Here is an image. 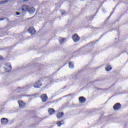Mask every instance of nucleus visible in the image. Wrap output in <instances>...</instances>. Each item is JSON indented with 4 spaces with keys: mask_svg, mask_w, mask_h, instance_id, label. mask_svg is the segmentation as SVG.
Returning <instances> with one entry per match:
<instances>
[{
    "mask_svg": "<svg viewBox=\"0 0 128 128\" xmlns=\"http://www.w3.org/2000/svg\"><path fill=\"white\" fill-rule=\"evenodd\" d=\"M4 68L6 70V72H8L12 70V65L10 63L6 64Z\"/></svg>",
    "mask_w": 128,
    "mask_h": 128,
    "instance_id": "obj_1",
    "label": "nucleus"
},
{
    "mask_svg": "<svg viewBox=\"0 0 128 128\" xmlns=\"http://www.w3.org/2000/svg\"><path fill=\"white\" fill-rule=\"evenodd\" d=\"M28 32L30 34H34L36 32V29L33 26L30 27L28 30Z\"/></svg>",
    "mask_w": 128,
    "mask_h": 128,
    "instance_id": "obj_2",
    "label": "nucleus"
},
{
    "mask_svg": "<svg viewBox=\"0 0 128 128\" xmlns=\"http://www.w3.org/2000/svg\"><path fill=\"white\" fill-rule=\"evenodd\" d=\"M120 108H122V105H120V104L116 103L114 106L113 108H114V110H120Z\"/></svg>",
    "mask_w": 128,
    "mask_h": 128,
    "instance_id": "obj_3",
    "label": "nucleus"
},
{
    "mask_svg": "<svg viewBox=\"0 0 128 128\" xmlns=\"http://www.w3.org/2000/svg\"><path fill=\"white\" fill-rule=\"evenodd\" d=\"M72 40L74 42H78L80 40V36L77 34H74L72 36Z\"/></svg>",
    "mask_w": 128,
    "mask_h": 128,
    "instance_id": "obj_4",
    "label": "nucleus"
},
{
    "mask_svg": "<svg viewBox=\"0 0 128 128\" xmlns=\"http://www.w3.org/2000/svg\"><path fill=\"white\" fill-rule=\"evenodd\" d=\"M48 96L46 94H43L41 96V99L42 102H46L48 100Z\"/></svg>",
    "mask_w": 128,
    "mask_h": 128,
    "instance_id": "obj_5",
    "label": "nucleus"
},
{
    "mask_svg": "<svg viewBox=\"0 0 128 128\" xmlns=\"http://www.w3.org/2000/svg\"><path fill=\"white\" fill-rule=\"evenodd\" d=\"M18 104H19V106H20V108H24V106H26V103L22 101L18 100Z\"/></svg>",
    "mask_w": 128,
    "mask_h": 128,
    "instance_id": "obj_6",
    "label": "nucleus"
},
{
    "mask_svg": "<svg viewBox=\"0 0 128 128\" xmlns=\"http://www.w3.org/2000/svg\"><path fill=\"white\" fill-rule=\"evenodd\" d=\"M28 8H30V6L28 5H23L21 8V10L22 12H26Z\"/></svg>",
    "mask_w": 128,
    "mask_h": 128,
    "instance_id": "obj_7",
    "label": "nucleus"
},
{
    "mask_svg": "<svg viewBox=\"0 0 128 128\" xmlns=\"http://www.w3.org/2000/svg\"><path fill=\"white\" fill-rule=\"evenodd\" d=\"M42 83H40V81H38L37 82H36L34 86L35 88H40V86H42Z\"/></svg>",
    "mask_w": 128,
    "mask_h": 128,
    "instance_id": "obj_8",
    "label": "nucleus"
},
{
    "mask_svg": "<svg viewBox=\"0 0 128 128\" xmlns=\"http://www.w3.org/2000/svg\"><path fill=\"white\" fill-rule=\"evenodd\" d=\"M8 119L6 118H2L1 119V123L2 124H8Z\"/></svg>",
    "mask_w": 128,
    "mask_h": 128,
    "instance_id": "obj_9",
    "label": "nucleus"
},
{
    "mask_svg": "<svg viewBox=\"0 0 128 128\" xmlns=\"http://www.w3.org/2000/svg\"><path fill=\"white\" fill-rule=\"evenodd\" d=\"M78 100L80 104H84L86 101V100L84 96H80L78 98Z\"/></svg>",
    "mask_w": 128,
    "mask_h": 128,
    "instance_id": "obj_10",
    "label": "nucleus"
},
{
    "mask_svg": "<svg viewBox=\"0 0 128 128\" xmlns=\"http://www.w3.org/2000/svg\"><path fill=\"white\" fill-rule=\"evenodd\" d=\"M36 12V9H34V8L33 7L30 8L29 10H28V12L29 14H34V12Z\"/></svg>",
    "mask_w": 128,
    "mask_h": 128,
    "instance_id": "obj_11",
    "label": "nucleus"
},
{
    "mask_svg": "<svg viewBox=\"0 0 128 128\" xmlns=\"http://www.w3.org/2000/svg\"><path fill=\"white\" fill-rule=\"evenodd\" d=\"M59 42L60 44H64V42H66V40L64 38H59Z\"/></svg>",
    "mask_w": 128,
    "mask_h": 128,
    "instance_id": "obj_12",
    "label": "nucleus"
},
{
    "mask_svg": "<svg viewBox=\"0 0 128 128\" xmlns=\"http://www.w3.org/2000/svg\"><path fill=\"white\" fill-rule=\"evenodd\" d=\"M64 116V112H61V113H58L56 115V116L58 118H62Z\"/></svg>",
    "mask_w": 128,
    "mask_h": 128,
    "instance_id": "obj_13",
    "label": "nucleus"
},
{
    "mask_svg": "<svg viewBox=\"0 0 128 128\" xmlns=\"http://www.w3.org/2000/svg\"><path fill=\"white\" fill-rule=\"evenodd\" d=\"M48 112L50 114H54V112H56V111L54 110V108L49 109Z\"/></svg>",
    "mask_w": 128,
    "mask_h": 128,
    "instance_id": "obj_14",
    "label": "nucleus"
},
{
    "mask_svg": "<svg viewBox=\"0 0 128 128\" xmlns=\"http://www.w3.org/2000/svg\"><path fill=\"white\" fill-rule=\"evenodd\" d=\"M63 124H64V121H61L57 122V126H62Z\"/></svg>",
    "mask_w": 128,
    "mask_h": 128,
    "instance_id": "obj_15",
    "label": "nucleus"
},
{
    "mask_svg": "<svg viewBox=\"0 0 128 128\" xmlns=\"http://www.w3.org/2000/svg\"><path fill=\"white\" fill-rule=\"evenodd\" d=\"M112 68V66H108L106 68V72H110V70H111Z\"/></svg>",
    "mask_w": 128,
    "mask_h": 128,
    "instance_id": "obj_16",
    "label": "nucleus"
},
{
    "mask_svg": "<svg viewBox=\"0 0 128 128\" xmlns=\"http://www.w3.org/2000/svg\"><path fill=\"white\" fill-rule=\"evenodd\" d=\"M69 67L70 68H74V63L72 62H69Z\"/></svg>",
    "mask_w": 128,
    "mask_h": 128,
    "instance_id": "obj_17",
    "label": "nucleus"
},
{
    "mask_svg": "<svg viewBox=\"0 0 128 128\" xmlns=\"http://www.w3.org/2000/svg\"><path fill=\"white\" fill-rule=\"evenodd\" d=\"M20 12H16V14L17 15V16H20Z\"/></svg>",
    "mask_w": 128,
    "mask_h": 128,
    "instance_id": "obj_18",
    "label": "nucleus"
},
{
    "mask_svg": "<svg viewBox=\"0 0 128 128\" xmlns=\"http://www.w3.org/2000/svg\"><path fill=\"white\" fill-rule=\"evenodd\" d=\"M22 90H23V92H26V88H22Z\"/></svg>",
    "mask_w": 128,
    "mask_h": 128,
    "instance_id": "obj_19",
    "label": "nucleus"
},
{
    "mask_svg": "<svg viewBox=\"0 0 128 128\" xmlns=\"http://www.w3.org/2000/svg\"><path fill=\"white\" fill-rule=\"evenodd\" d=\"M66 14V12H62V14Z\"/></svg>",
    "mask_w": 128,
    "mask_h": 128,
    "instance_id": "obj_20",
    "label": "nucleus"
},
{
    "mask_svg": "<svg viewBox=\"0 0 128 128\" xmlns=\"http://www.w3.org/2000/svg\"><path fill=\"white\" fill-rule=\"evenodd\" d=\"M0 60H2V56L0 57Z\"/></svg>",
    "mask_w": 128,
    "mask_h": 128,
    "instance_id": "obj_21",
    "label": "nucleus"
},
{
    "mask_svg": "<svg viewBox=\"0 0 128 128\" xmlns=\"http://www.w3.org/2000/svg\"><path fill=\"white\" fill-rule=\"evenodd\" d=\"M28 0H24V2H28Z\"/></svg>",
    "mask_w": 128,
    "mask_h": 128,
    "instance_id": "obj_22",
    "label": "nucleus"
},
{
    "mask_svg": "<svg viewBox=\"0 0 128 128\" xmlns=\"http://www.w3.org/2000/svg\"><path fill=\"white\" fill-rule=\"evenodd\" d=\"M0 20H4V19L1 18V19H0Z\"/></svg>",
    "mask_w": 128,
    "mask_h": 128,
    "instance_id": "obj_23",
    "label": "nucleus"
},
{
    "mask_svg": "<svg viewBox=\"0 0 128 128\" xmlns=\"http://www.w3.org/2000/svg\"><path fill=\"white\" fill-rule=\"evenodd\" d=\"M3 2V4H4V1H3V2Z\"/></svg>",
    "mask_w": 128,
    "mask_h": 128,
    "instance_id": "obj_24",
    "label": "nucleus"
},
{
    "mask_svg": "<svg viewBox=\"0 0 128 128\" xmlns=\"http://www.w3.org/2000/svg\"><path fill=\"white\" fill-rule=\"evenodd\" d=\"M0 4H2V2H0Z\"/></svg>",
    "mask_w": 128,
    "mask_h": 128,
    "instance_id": "obj_25",
    "label": "nucleus"
},
{
    "mask_svg": "<svg viewBox=\"0 0 128 128\" xmlns=\"http://www.w3.org/2000/svg\"><path fill=\"white\" fill-rule=\"evenodd\" d=\"M29 88H30V86H29Z\"/></svg>",
    "mask_w": 128,
    "mask_h": 128,
    "instance_id": "obj_26",
    "label": "nucleus"
}]
</instances>
